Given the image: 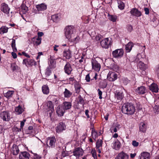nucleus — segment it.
<instances>
[{
  "label": "nucleus",
  "mask_w": 159,
  "mask_h": 159,
  "mask_svg": "<svg viewBox=\"0 0 159 159\" xmlns=\"http://www.w3.org/2000/svg\"><path fill=\"white\" fill-rule=\"evenodd\" d=\"M51 19L54 22H56L59 20L58 16L57 14L52 15Z\"/></svg>",
  "instance_id": "46"
},
{
  "label": "nucleus",
  "mask_w": 159,
  "mask_h": 159,
  "mask_svg": "<svg viewBox=\"0 0 159 159\" xmlns=\"http://www.w3.org/2000/svg\"><path fill=\"white\" fill-rule=\"evenodd\" d=\"M98 94L99 96V98L100 99H102V91L100 90L99 89H98Z\"/></svg>",
  "instance_id": "57"
},
{
  "label": "nucleus",
  "mask_w": 159,
  "mask_h": 159,
  "mask_svg": "<svg viewBox=\"0 0 159 159\" xmlns=\"http://www.w3.org/2000/svg\"><path fill=\"white\" fill-rule=\"evenodd\" d=\"M150 89L153 92L157 93L158 89L157 85L155 83H152L149 87Z\"/></svg>",
  "instance_id": "25"
},
{
  "label": "nucleus",
  "mask_w": 159,
  "mask_h": 159,
  "mask_svg": "<svg viewBox=\"0 0 159 159\" xmlns=\"http://www.w3.org/2000/svg\"><path fill=\"white\" fill-rule=\"evenodd\" d=\"M42 90L44 94H48L49 92V89L48 86L47 85H43L42 87Z\"/></svg>",
  "instance_id": "32"
},
{
  "label": "nucleus",
  "mask_w": 159,
  "mask_h": 159,
  "mask_svg": "<svg viewBox=\"0 0 159 159\" xmlns=\"http://www.w3.org/2000/svg\"><path fill=\"white\" fill-rule=\"evenodd\" d=\"M32 159H41V157L39 155H36Z\"/></svg>",
  "instance_id": "64"
},
{
  "label": "nucleus",
  "mask_w": 159,
  "mask_h": 159,
  "mask_svg": "<svg viewBox=\"0 0 159 159\" xmlns=\"http://www.w3.org/2000/svg\"><path fill=\"white\" fill-rule=\"evenodd\" d=\"M109 19L113 22H116L117 20V16L114 15H108Z\"/></svg>",
  "instance_id": "41"
},
{
  "label": "nucleus",
  "mask_w": 159,
  "mask_h": 159,
  "mask_svg": "<svg viewBox=\"0 0 159 159\" xmlns=\"http://www.w3.org/2000/svg\"><path fill=\"white\" fill-rule=\"evenodd\" d=\"M74 29L73 26L70 25L67 26L64 29L65 34L66 37L68 39H70L71 37Z\"/></svg>",
  "instance_id": "2"
},
{
  "label": "nucleus",
  "mask_w": 159,
  "mask_h": 159,
  "mask_svg": "<svg viewBox=\"0 0 159 159\" xmlns=\"http://www.w3.org/2000/svg\"><path fill=\"white\" fill-rule=\"evenodd\" d=\"M46 111L49 112V113H51L54 111V107L53 104L51 101H48L46 104L45 108Z\"/></svg>",
  "instance_id": "12"
},
{
  "label": "nucleus",
  "mask_w": 159,
  "mask_h": 159,
  "mask_svg": "<svg viewBox=\"0 0 159 159\" xmlns=\"http://www.w3.org/2000/svg\"><path fill=\"white\" fill-rule=\"evenodd\" d=\"M1 118L3 121H8L11 118L10 113L8 111H3L1 112L0 114Z\"/></svg>",
  "instance_id": "5"
},
{
  "label": "nucleus",
  "mask_w": 159,
  "mask_h": 159,
  "mask_svg": "<svg viewBox=\"0 0 159 159\" xmlns=\"http://www.w3.org/2000/svg\"><path fill=\"white\" fill-rule=\"evenodd\" d=\"M66 129V126L65 124L62 122H60L55 128L57 132L61 133L63 131L65 130Z\"/></svg>",
  "instance_id": "11"
},
{
  "label": "nucleus",
  "mask_w": 159,
  "mask_h": 159,
  "mask_svg": "<svg viewBox=\"0 0 159 159\" xmlns=\"http://www.w3.org/2000/svg\"><path fill=\"white\" fill-rule=\"evenodd\" d=\"M11 46L13 51L15 52L17 51L16 47V41L14 39H13L11 44Z\"/></svg>",
  "instance_id": "43"
},
{
  "label": "nucleus",
  "mask_w": 159,
  "mask_h": 159,
  "mask_svg": "<svg viewBox=\"0 0 159 159\" xmlns=\"http://www.w3.org/2000/svg\"><path fill=\"white\" fill-rule=\"evenodd\" d=\"M129 156L126 153L121 152L118 153L115 159H129Z\"/></svg>",
  "instance_id": "15"
},
{
  "label": "nucleus",
  "mask_w": 159,
  "mask_h": 159,
  "mask_svg": "<svg viewBox=\"0 0 159 159\" xmlns=\"http://www.w3.org/2000/svg\"><path fill=\"white\" fill-rule=\"evenodd\" d=\"M26 120L25 119H24L23 120V121H21L20 122V128L19 129V130L18 131H21V130L23 129V128L24 125L26 121Z\"/></svg>",
  "instance_id": "47"
},
{
  "label": "nucleus",
  "mask_w": 159,
  "mask_h": 159,
  "mask_svg": "<svg viewBox=\"0 0 159 159\" xmlns=\"http://www.w3.org/2000/svg\"><path fill=\"white\" fill-rule=\"evenodd\" d=\"M113 125L114 126V127H115L117 129H119L120 128V125L117 123H114L113 124Z\"/></svg>",
  "instance_id": "58"
},
{
  "label": "nucleus",
  "mask_w": 159,
  "mask_h": 159,
  "mask_svg": "<svg viewBox=\"0 0 159 159\" xmlns=\"http://www.w3.org/2000/svg\"><path fill=\"white\" fill-rule=\"evenodd\" d=\"M56 62L52 59H51L49 62V67L50 68H54L56 67Z\"/></svg>",
  "instance_id": "37"
},
{
  "label": "nucleus",
  "mask_w": 159,
  "mask_h": 159,
  "mask_svg": "<svg viewBox=\"0 0 159 159\" xmlns=\"http://www.w3.org/2000/svg\"><path fill=\"white\" fill-rule=\"evenodd\" d=\"M130 13L132 15L137 17H139L141 15V12L137 9L135 8L131 9L130 11Z\"/></svg>",
  "instance_id": "22"
},
{
  "label": "nucleus",
  "mask_w": 159,
  "mask_h": 159,
  "mask_svg": "<svg viewBox=\"0 0 159 159\" xmlns=\"http://www.w3.org/2000/svg\"><path fill=\"white\" fill-rule=\"evenodd\" d=\"M64 70L66 74L68 75L70 74L72 69L69 63L68 62L64 66Z\"/></svg>",
  "instance_id": "20"
},
{
  "label": "nucleus",
  "mask_w": 159,
  "mask_h": 159,
  "mask_svg": "<svg viewBox=\"0 0 159 159\" xmlns=\"http://www.w3.org/2000/svg\"><path fill=\"white\" fill-rule=\"evenodd\" d=\"M134 61L135 62L138 63V67L143 70L142 72L143 73L142 74H144V75H145L146 74L145 71L148 68V65L147 64H145L141 61H140L138 57L136 58L134 61Z\"/></svg>",
  "instance_id": "3"
},
{
  "label": "nucleus",
  "mask_w": 159,
  "mask_h": 159,
  "mask_svg": "<svg viewBox=\"0 0 159 159\" xmlns=\"http://www.w3.org/2000/svg\"><path fill=\"white\" fill-rule=\"evenodd\" d=\"M150 154L149 153L143 152H142L138 157V159H150Z\"/></svg>",
  "instance_id": "14"
},
{
  "label": "nucleus",
  "mask_w": 159,
  "mask_h": 159,
  "mask_svg": "<svg viewBox=\"0 0 159 159\" xmlns=\"http://www.w3.org/2000/svg\"><path fill=\"white\" fill-rule=\"evenodd\" d=\"M103 141L101 139H98L97 140L96 144V148H101L102 147Z\"/></svg>",
  "instance_id": "38"
},
{
  "label": "nucleus",
  "mask_w": 159,
  "mask_h": 159,
  "mask_svg": "<svg viewBox=\"0 0 159 159\" xmlns=\"http://www.w3.org/2000/svg\"><path fill=\"white\" fill-rule=\"evenodd\" d=\"M154 110L156 111V112H159V105H155L154 108Z\"/></svg>",
  "instance_id": "59"
},
{
  "label": "nucleus",
  "mask_w": 159,
  "mask_h": 159,
  "mask_svg": "<svg viewBox=\"0 0 159 159\" xmlns=\"http://www.w3.org/2000/svg\"><path fill=\"white\" fill-rule=\"evenodd\" d=\"M83 150L81 148L78 147L74 149L73 152V155L75 156L76 158H79L83 155Z\"/></svg>",
  "instance_id": "7"
},
{
  "label": "nucleus",
  "mask_w": 159,
  "mask_h": 159,
  "mask_svg": "<svg viewBox=\"0 0 159 159\" xmlns=\"http://www.w3.org/2000/svg\"><path fill=\"white\" fill-rule=\"evenodd\" d=\"M56 113L58 116H63L65 113V110L62 106H58L56 108Z\"/></svg>",
  "instance_id": "18"
},
{
  "label": "nucleus",
  "mask_w": 159,
  "mask_h": 159,
  "mask_svg": "<svg viewBox=\"0 0 159 159\" xmlns=\"http://www.w3.org/2000/svg\"><path fill=\"white\" fill-rule=\"evenodd\" d=\"M30 156V154L27 152H21L19 155L20 159H29Z\"/></svg>",
  "instance_id": "17"
},
{
  "label": "nucleus",
  "mask_w": 159,
  "mask_h": 159,
  "mask_svg": "<svg viewBox=\"0 0 159 159\" xmlns=\"http://www.w3.org/2000/svg\"><path fill=\"white\" fill-rule=\"evenodd\" d=\"M24 111L23 108L20 105L16 107L15 109V112L16 114L19 115L21 114Z\"/></svg>",
  "instance_id": "28"
},
{
  "label": "nucleus",
  "mask_w": 159,
  "mask_h": 159,
  "mask_svg": "<svg viewBox=\"0 0 159 159\" xmlns=\"http://www.w3.org/2000/svg\"><path fill=\"white\" fill-rule=\"evenodd\" d=\"M14 93V91H8L7 92L4 93V96L8 99L12 97Z\"/></svg>",
  "instance_id": "34"
},
{
  "label": "nucleus",
  "mask_w": 159,
  "mask_h": 159,
  "mask_svg": "<svg viewBox=\"0 0 159 159\" xmlns=\"http://www.w3.org/2000/svg\"><path fill=\"white\" fill-rule=\"evenodd\" d=\"M69 80L70 84H72L74 81H75L74 77H70L69 78Z\"/></svg>",
  "instance_id": "60"
},
{
  "label": "nucleus",
  "mask_w": 159,
  "mask_h": 159,
  "mask_svg": "<svg viewBox=\"0 0 159 159\" xmlns=\"http://www.w3.org/2000/svg\"><path fill=\"white\" fill-rule=\"evenodd\" d=\"M18 147L15 144H14L11 148V152L14 155H17L19 152Z\"/></svg>",
  "instance_id": "26"
},
{
  "label": "nucleus",
  "mask_w": 159,
  "mask_h": 159,
  "mask_svg": "<svg viewBox=\"0 0 159 159\" xmlns=\"http://www.w3.org/2000/svg\"><path fill=\"white\" fill-rule=\"evenodd\" d=\"M126 28L127 31L129 32H131L133 30V26L130 25H127Z\"/></svg>",
  "instance_id": "50"
},
{
  "label": "nucleus",
  "mask_w": 159,
  "mask_h": 159,
  "mask_svg": "<svg viewBox=\"0 0 159 159\" xmlns=\"http://www.w3.org/2000/svg\"><path fill=\"white\" fill-rule=\"evenodd\" d=\"M72 93L71 92L66 88L65 89V91L63 92L64 97L66 98H70L71 96Z\"/></svg>",
  "instance_id": "30"
},
{
  "label": "nucleus",
  "mask_w": 159,
  "mask_h": 159,
  "mask_svg": "<svg viewBox=\"0 0 159 159\" xmlns=\"http://www.w3.org/2000/svg\"><path fill=\"white\" fill-rule=\"evenodd\" d=\"M91 62L92 69L97 71H99L101 68L100 64L98 63L95 58L92 59Z\"/></svg>",
  "instance_id": "6"
},
{
  "label": "nucleus",
  "mask_w": 159,
  "mask_h": 159,
  "mask_svg": "<svg viewBox=\"0 0 159 159\" xmlns=\"http://www.w3.org/2000/svg\"><path fill=\"white\" fill-rule=\"evenodd\" d=\"M33 127L32 126H30L28 127L27 132L29 134H31L32 132Z\"/></svg>",
  "instance_id": "55"
},
{
  "label": "nucleus",
  "mask_w": 159,
  "mask_h": 159,
  "mask_svg": "<svg viewBox=\"0 0 159 159\" xmlns=\"http://www.w3.org/2000/svg\"><path fill=\"white\" fill-rule=\"evenodd\" d=\"M1 10L4 13L7 14L9 13L10 8L7 4L3 3L1 5Z\"/></svg>",
  "instance_id": "13"
},
{
  "label": "nucleus",
  "mask_w": 159,
  "mask_h": 159,
  "mask_svg": "<svg viewBox=\"0 0 159 159\" xmlns=\"http://www.w3.org/2000/svg\"><path fill=\"white\" fill-rule=\"evenodd\" d=\"M121 146L120 142L118 140H115L112 143V147L113 149L116 150H119Z\"/></svg>",
  "instance_id": "16"
},
{
  "label": "nucleus",
  "mask_w": 159,
  "mask_h": 159,
  "mask_svg": "<svg viewBox=\"0 0 159 159\" xmlns=\"http://www.w3.org/2000/svg\"><path fill=\"white\" fill-rule=\"evenodd\" d=\"M38 11H44L47 9V5L44 3H41L38 4L36 6Z\"/></svg>",
  "instance_id": "29"
},
{
  "label": "nucleus",
  "mask_w": 159,
  "mask_h": 159,
  "mask_svg": "<svg viewBox=\"0 0 159 159\" xmlns=\"http://www.w3.org/2000/svg\"><path fill=\"white\" fill-rule=\"evenodd\" d=\"M112 43L111 39L108 38L103 39L100 42L101 46L105 48H108L110 47Z\"/></svg>",
  "instance_id": "4"
},
{
  "label": "nucleus",
  "mask_w": 159,
  "mask_h": 159,
  "mask_svg": "<svg viewBox=\"0 0 159 159\" xmlns=\"http://www.w3.org/2000/svg\"><path fill=\"white\" fill-rule=\"evenodd\" d=\"M85 80L87 82L90 81V78L89 74L87 75L85 77Z\"/></svg>",
  "instance_id": "63"
},
{
  "label": "nucleus",
  "mask_w": 159,
  "mask_h": 159,
  "mask_svg": "<svg viewBox=\"0 0 159 159\" xmlns=\"http://www.w3.org/2000/svg\"><path fill=\"white\" fill-rule=\"evenodd\" d=\"M117 2L119 8L120 10H123L125 7L124 3L121 0H118Z\"/></svg>",
  "instance_id": "35"
},
{
  "label": "nucleus",
  "mask_w": 159,
  "mask_h": 159,
  "mask_svg": "<svg viewBox=\"0 0 159 159\" xmlns=\"http://www.w3.org/2000/svg\"><path fill=\"white\" fill-rule=\"evenodd\" d=\"M122 112L127 115L133 114L135 111V108L132 103H125L122 108Z\"/></svg>",
  "instance_id": "1"
},
{
  "label": "nucleus",
  "mask_w": 159,
  "mask_h": 159,
  "mask_svg": "<svg viewBox=\"0 0 159 159\" xmlns=\"http://www.w3.org/2000/svg\"><path fill=\"white\" fill-rule=\"evenodd\" d=\"M29 59H24L23 61V63L26 66L28 65H31V63H30L29 62Z\"/></svg>",
  "instance_id": "49"
},
{
  "label": "nucleus",
  "mask_w": 159,
  "mask_h": 159,
  "mask_svg": "<svg viewBox=\"0 0 159 159\" xmlns=\"http://www.w3.org/2000/svg\"><path fill=\"white\" fill-rule=\"evenodd\" d=\"M51 73V70H50V69L48 67L46 71L45 72V75L47 76H49Z\"/></svg>",
  "instance_id": "48"
},
{
  "label": "nucleus",
  "mask_w": 159,
  "mask_h": 159,
  "mask_svg": "<svg viewBox=\"0 0 159 159\" xmlns=\"http://www.w3.org/2000/svg\"><path fill=\"white\" fill-rule=\"evenodd\" d=\"M124 97V95L122 92L116 91L115 94V98L117 99L118 102L121 100Z\"/></svg>",
  "instance_id": "23"
},
{
  "label": "nucleus",
  "mask_w": 159,
  "mask_h": 159,
  "mask_svg": "<svg viewBox=\"0 0 159 159\" xmlns=\"http://www.w3.org/2000/svg\"><path fill=\"white\" fill-rule=\"evenodd\" d=\"M75 90L76 93H79L82 88L81 84L78 82H76L74 85Z\"/></svg>",
  "instance_id": "33"
},
{
  "label": "nucleus",
  "mask_w": 159,
  "mask_h": 159,
  "mask_svg": "<svg viewBox=\"0 0 159 159\" xmlns=\"http://www.w3.org/2000/svg\"><path fill=\"white\" fill-rule=\"evenodd\" d=\"M72 106V104L71 102L65 101L63 103L62 107L63 108V109L65 110L70 109Z\"/></svg>",
  "instance_id": "21"
},
{
  "label": "nucleus",
  "mask_w": 159,
  "mask_h": 159,
  "mask_svg": "<svg viewBox=\"0 0 159 159\" xmlns=\"http://www.w3.org/2000/svg\"><path fill=\"white\" fill-rule=\"evenodd\" d=\"M133 46V43L131 42H129L125 45V49L126 52H130Z\"/></svg>",
  "instance_id": "31"
},
{
  "label": "nucleus",
  "mask_w": 159,
  "mask_h": 159,
  "mask_svg": "<svg viewBox=\"0 0 159 159\" xmlns=\"http://www.w3.org/2000/svg\"><path fill=\"white\" fill-rule=\"evenodd\" d=\"M11 55L14 59H16L17 58V55L16 54L13 52H11Z\"/></svg>",
  "instance_id": "62"
},
{
  "label": "nucleus",
  "mask_w": 159,
  "mask_h": 159,
  "mask_svg": "<svg viewBox=\"0 0 159 159\" xmlns=\"http://www.w3.org/2000/svg\"><path fill=\"white\" fill-rule=\"evenodd\" d=\"M91 153L92 154V156L94 158V159H97V157L95 150L94 149H92V150Z\"/></svg>",
  "instance_id": "51"
},
{
  "label": "nucleus",
  "mask_w": 159,
  "mask_h": 159,
  "mask_svg": "<svg viewBox=\"0 0 159 159\" xmlns=\"http://www.w3.org/2000/svg\"><path fill=\"white\" fill-rule=\"evenodd\" d=\"M132 144L134 147H136L139 145V143L135 140H133L132 142Z\"/></svg>",
  "instance_id": "54"
},
{
  "label": "nucleus",
  "mask_w": 159,
  "mask_h": 159,
  "mask_svg": "<svg viewBox=\"0 0 159 159\" xmlns=\"http://www.w3.org/2000/svg\"><path fill=\"white\" fill-rule=\"evenodd\" d=\"M112 69L113 70L116 72L119 70V67L115 65L113 67Z\"/></svg>",
  "instance_id": "61"
},
{
  "label": "nucleus",
  "mask_w": 159,
  "mask_h": 159,
  "mask_svg": "<svg viewBox=\"0 0 159 159\" xmlns=\"http://www.w3.org/2000/svg\"><path fill=\"white\" fill-rule=\"evenodd\" d=\"M92 135L93 136V138L96 139L98 136V132L95 130L93 129L91 132Z\"/></svg>",
  "instance_id": "42"
},
{
  "label": "nucleus",
  "mask_w": 159,
  "mask_h": 159,
  "mask_svg": "<svg viewBox=\"0 0 159 159\" xmlns=\"http://www.w3.org/2000/svg\"><path fill=\"white\" fill-rule=\"evenodd\" d=\"M8 31V28L6 27H2L0 29V33L2 34L6 33Z\"/></svg>",
  "instance_id": "44"
},
{
  "label": "nucleus",
  "mask_w": 159,
  "mask_h": 159,
  "mask_svg": "<svg viewBox=\"0 0 159 159\" xmlns=\"http://www.w3.org/2000/svg\"><path fill=\"white\" fill-rule=\"evenodd\" d=\"M118 77V75L115 72L110 71L107 75V79L110 81H114L116 80Z\"/></svg>",
  "instance_id": "8"
},
{
  "label": "nucleus",
  "mask_w": 159,
  "mask_h": 159,
  "mask_svg": "<svg viewBox=\"0 0 159 159\" xmlns=\"http://www.w3.org/2000/svg\"><path fill=\"white\" fill-rule=\"evenodd\" d=\"M78 103L82 104L83 106H84V100L80 95H79L78 97Z\"/></svg>",
  "instance_id": "40"
},
{
  "label": "nucleus",
  "mask_w": 159,
  "mask_h": 159,
  "mask_svg": "<svg viewBox=\"0 0 159 159\" xmlns=\"http://www.w3.org/2000/svg\"><path fill=\"white\" fill-rule=\"evenodd\" d=\"M63 56L66 59H69L71 57V53L70 51H65L63 53Z\"/></svg>",
  "instance_id": "36"
},
{
  "label": "nucleus",
  "mask_w": 159,
  "mask_h": 159,
  "mask_svg": "<svg viewBox=\"0 0 159 159\" xmlns=\"http://www.w3.org/2000/svg\"><path fill=\"white\" fill-rule=\"evenodd\" d=\"M21 8L23 14H25L28 10V7L24 4L21 5Z\"/></svg>",
  "instance_id": "39"
},
{
  "label": "nucleus",
  "mask_w": 159,
  "mask_h": 159,
  "mask_svg": "<svg viewBox=\"0 0 159 159\" xmlns=\"http://www.w3.org/2000/svg\"><path fill=\"white\" fill-rule=\"evenodd\" d=\"M41 41V38L39 37H38L36 39V41L35 42V44L37 45H39Z\"/></svg>",
  "instance_id": "52"
},
{
  "label": "nucleus",
  "mask_w": 159,
  "mask_h": 159,
  "mask_svg": "<svg viewBox=\"0 0 159 159\" xmlns=\"http://www.w3.org/2000/svg\"><path fill=\"white\" fill-rule=\"evenodd\" d=\"M139 130L143 133H145L146 130L147 126L144 122H141L139 125Z\"/></svg>",
  "instance_id": "27"
},
{
  "label": "nucleus",
  "mask_w": 159,
  "mask_h": 159,
  "mask_svg": "<svg viewBox=\"0 0 159 159\" xmlns=\"http://www.w3.org/2000/svg\"><path fill=\"white\" fill-rule=\"evenodd\" d=\"M123 54L124 51L122 49H116L112 52L113 57L116 58L121 57L123 56Z\"/></svg>",
  "instance_id": "9"
},
{
  "label": "nucleus",
  "mask_w": 159,
  "mask_h": 159,
  "mask_svg": "<svg viewBox=\"0 0 159 159\" xmlns=\"http://www.w3.org/2000/svg\"><path fill=\"white\" fill-rule=\"evenodd\" d=\"M146 88L145 87L141 86L138 87L135 90L137 93L140 94H143L145 93Z\"/></svg>",
  "instance_id": "24"
},
{
  "label": "nucleus",
  "mask_w": 159,
  "mask_h": 159,
  "mask_svg": "<svg viewBox=\"0 0 159 159\" xmlns=\"http://www.w3.org/2000/svg\"><path fill=\"white\" fill-rule=\"evenodd\" d=\"M11 67L13 71H16L18 69V66L15 63H12L11 64Z\"/></svg>",
  "instance_id": "45"
},
{
  "label": "nucleus",
  "mask_w": 159,
  "mask_h": 159,
  "mask_svg": "<svg viewBox=\"0 0 159 159\" xmlns=\"http://www.w3.org/2000/svg\"><path fill=\"white\" fill-rule=\"evenodd\" d=\"M111 131V132H116L117 131V129L113 125L112 127L110 129Z\"/></svg>",
  "instance_id": "56"
},
{
  "label": "nucleus",
  "mask_w": 159,
  "mask_h": 159,
  "mask_svg": "<svg viewBox=\"0 0 159 159\" xmlns=\"http://www.w3.org/2000/svg\"><path fill=\"white\" fill-rule=\"evenodd\" d=\"M155 71L156 73L157 74L158 78L159 79V64L156 67Z\"/></svg>",
  "instance_id": "53"
},
{
  "label": "nucleus",
  "mask_w": 159,
  "mask_h": 159,
  "mask_svg": "<svg viewBox=\"0 0 159 159\" xmlns=\"http://www.w3.org/2000/svg\"><path fill=\"white\" fill-rule=\"evenodd\" d=\"M56 141L55 137H48L47 139V144L49 147L52 148L55 146V143Z\"/></svg>",
  "instance_id": "10"
},
{
  "label": "nucleus",
  "mask_w": 159,
  "mask_h": 159,
  "mask_svg": "<svg viewBox=\"0 0 159 159\" xmlns=\"http://www.w3.org/2000/svg\"><path fill=\"white\" fill-rule=\"evenodd\" d=\"M96 34L95 32H93L91 34H90V35L92 37L93 39L95 40L96 41H99L100 39L102 37V36L99 34H97L95 36L94 35Z\"/></svg>",
  "instance_id": "19"
}]
</instances>
